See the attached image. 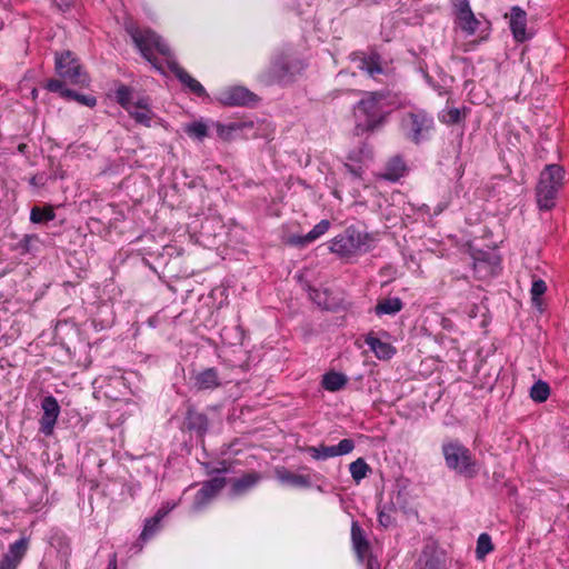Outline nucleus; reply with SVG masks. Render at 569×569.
Masks as SVG:
<instances>
[{
	"instance_id": "1",
	"label": "nucleus",
	"mask_w": 569,
	"mask_h": 569,
	"mask_svg": "<svg viewBox=\"0 0 569 569\" xmlns=\"http://www.w3.org/2000/svg\"><path fill=\"white\" fill-rule=\"evenodd\" d=\"M387 96L383 92H366L362 99L355 106L357 133L373 131L386 120L388 111L385 109Z\"/></svg>"
},
{
	"instance_id": "2",
	"label": "nucleus",
	"mask_w": 569,
	"mask_h": 569,
	"mask_svg": "<svg viewBox=\"0 0 569 569\" xmlns=\"http://www.w3.org/2000/svg\"><path fill=\"white\" fill-rule=\"evenodd\" d=\"M399 127L406 139L420 144L428 140L435 130V119L423 109H413L401 116Z\"/></svg>"
},
{
	"instance_id": "3",
	"label": "nucleus",
	"mask_w": 569,
	"mask_h": 569,
	"mask_svg": "<svg viewBox=\"0 0 569 569\" xmlns=\"http://www.w3.org/2000/svg\"><path fill=\"white\" fill-rule=\"evenodd\" d=\"M127 31L141 54L151 62L156 69H159V66H157L156 59L153 58V49L164 56L167 62L174 61L169 46L154 31L150 29H139L133 26H128Z\"/></svg>"
},
{
	"instance_id": "4",
	"label": "nucleus",
	"mask_w": 569,
	"mask_h": 569,
	"mask_svg": "<svg viewBox=\"0 0 569 569\" xmlns=\"http://www.w3.org/2000/svg\"><path fill=\"white\" fill-rule=\"evenodd\" d=\"M369 240L368 233H363L355 227H349L330 241L329 250L340 258H350L359 252L369 251Z\"/></svg>"
},
{
	"instance_id": "5",
	"label": "nucleus",
	"mask_w": 569,
	"mask_h": 569,
	"mask_svg": "<svg viewBox=\"0 0 569 569\" xmlns=\"http://www.w3.org/2000/svg\"><path fill=\"white\" fill-rule=\"evenodd\" d=\"M442 453L449 469L467 478H473L477 475L476 461L472 460L469 449L459 441L443 443Z\"/></svg>"
},
{
	"instance_id": "6",
	"label": "nucleus",
	"mask_w": 569,
	"mask_h": 569,
	"mask_svg": "<svg viewBox=\"0 0 569 569\" xmlns=\"http://www.w3.org/2000/svg\"><path fill=\"white\" fill-rule=\"evenodd\" d=\"M56 71L62 80L70 84L89 86V76L83 71L78 58L71 51L56 54Z\"/></svg>"
},
{
	"instance_id": "7",
	"label": "nucleus",
	"mask_w": 569,
	"mask_h": 569,
	"mask_svg": "<svg viewBox=\"0 0 569 569\" xmlns=\"http://www.w3.org/2000/svg\"><path fill=\"white\" fill-rule=\"evenodd\" d=\"M355 441L352 439H342L336 446L320 445L318 447H307L306 451L315 460H326L333 457L345 456L355 449Z\"/></svg>"
},
{
	"instance_id": "8",
	"label": "nucleus",
	"mask_w": 569,
	"mask_h": 569,
	"mask_svg": "<svg viewBox=\"0 0 569 569\" xmlns=\"http://www.w3.org/2000/svg\"><path fill=\"white\" fill-rule=\"evenodd\" d=\"M42 416L40 418V431L50 436L53 432L57 423L60 406L53 396H47L41 401Z\"/></svg>"
},
{
	"instance_id": "9",
	"label": "nucleus",
	"mask_w": 569,
	"mask_h": 569,
	"mask_svg": "<svg viewBox=\"0 0 569 569\" xmlns=\"http://www.w3.org/2000/svg\"><path fill=\"white\" fill-rule=\"evenodd\" d=\"M458 24L468 36L476 33L480 22L473 14L469 0H453Z\"/></svg>"
},
{
	"instance_id": "10",
	"label": "nucleus",
	"mask_w": 569,
	"mask_h": 569,
	"mask_svg": "<svg viewBox=\"0 0 569 569\" xmlns=\"http://www.w3.org/2000/svg\"><path fill=\"white\" fill-rule=\"evenodd\" d=\"M226 478L214 477L206 482L198 490L192 508L196 511H200L204 506L226 486Z\"/></svg>"
},
{
	"instance_id": "11",
	"label": "nucleus",
	"mask_w": 569,
	"mask_h": 569,
	"mask_svg": "<svg viewBox=\"0 0 569 569\" xmlns=\"http://www.w3.org/2000/svg\"><path fill=\"white\" fill-rule=\"evenodd\" d=\"M219 100L224 106H252L257 96L244 87H232L222 91Z\"/></svg>"
},
{
	"instance_id": "12",
	"label": "nucleus",
	"mask_w": 569,
	"mask_h": 569,
	"mask_svg": "<svg viewBox=\"0 0 569 569\" xmlns=\"http://www.w3.org/2000/svg\"><path fill=\"white\" fill-rule=\"evenodd\" d=\"M29 548V539L21 537L9 546L8 552L0 560V569H17Z\"/></svg>"
},
{
	"instance_id": "13",
	"label": "nucleus",
	"mask_w": 569,
	"mask_h": 569,
	"mask_svg": "<svg viewBox=\"0 0 569 569\" xmlns=\"http://www.w3.org/2000/svg\"><path fill=\"white\" fill-rule=\"evenodd\" d=\"M351 542L358 561L363 563L366 557L371 553V547L365 530L360 527L358 521H352L351 523Z\"/></svg>"
},
{
	"instance_id": "14",
	"label": "nucleus",
	"mask_w": 569,
	"mask_h": 569,
	"mask_svg": "<svg viewBox=\"0 0 569 569\" xmlns=\"http://www.w3.org/2000/svg\"><path fill=\"white\" fill-rule=\"evenodd\" d=\"M168 67L179 81L197 97H207L203 86L192 78L177 61H169Z\"/></svg>"
},
{
	"instance_id": "15",
	"label": "nucleus",
	"mask_w": 569,
	"mask_h": 569,
	"mask_svg": "<svg viewBox=\"0 0 569 569\" xmlns=\"http://www.w3.org/2000/svg\"><path fill=\"white\" fill-rule=\"evenodd\" d=\"M365 342L380 360H389L396 355V348L392 345L380 340L373 333H368Z\"/></svg>"
},
{
	"instance_id": "16",
	"label": "nucleus",
	"mask_w": 569,
	"mask_h": 569,
	"mask_svg": "<svg viewBox=\"0 0 569 569\" xmlns=\"http://www.w3.org/2000/svg\"><path fill=\"white\" fill-rule=\"evenodd\" d=\"M222 382L216 368H207L194 376V387L198 390H213Z\"/></svg>"
},
{
	"instance_id": "17",
	"label": "nucleus",
	"mask_w": 569,
	"mask_h": 569,
	"mask_svg": "<svg viewBox=\"0 0 569 569\" xmlns=\"http://www.w3.org/2000/svg\"><path fill=\"white\" fill-rule=\"evenodd\" d=\"M526 26H527V14L519 7H512L510 12V29L512 31L513 38L518 42H522L527 40L526 34Z\"/></svg>"
},
{
	"instance_id": "18",
	"label": "nucleus",
	"mask_w": 569,
	"mask_h": 569,
	"mask_svg": "<svg viewBox=\"0 0 569 569\" xmlns=\"http://www.w3.org/2000/svg\"><path fill=\"white\" fill-rule=\"evenodd\" d=\"M330 228L329 220H321L318 222L306 236H291L289 243L293 246L303 247L308 243L316 241L319 237L325 234Z\"/></svg>"
},
{
	"instance_id": "19",
	"label": "nucleus",
	"mask_w": 569,
	"mask_h": 569,
	"mask_svg": "<svg viewBox=\"0 0 569 569\" xmlns=\"http://www.w3.org/2000/svg\"><path fill=\"white\" fill-rule=\"evenodd\" d=\"M561 187H552L546 184H538L536 189V197L538 207L541 210H550L555 207V200Z\"/></svg>"
},
{
	"instance_id": "20",
	"label": "nucleus",
	"mask_w": 569,
	"mask_h": 569,
	"mask_svg": "<svg viewBox=\"0 0 569 569\" xmlns=\"http://www.w3.org/2000/svg\"><path fill=\"white\" fill-rule=\"evenodd\" d=\"M261 479V473L257 471L244 473L242 477L232 481L231 491L236 496L243 495L248 490L252 489L256 485H258Z\"/></svg>"
},
{
	"instance_id": "21",
	"label": "nucleus",
	"mask_w": 569,
	"mask_h": 569,
	"mask_svg": "<svg viewBox=\"0 0 569 569\" xmlns=\"http://www.w3.org/2000/svg\"><path fill=\"white\" fill-rule=\"evenodd\" d=\"M563 179H565V171L560 166L548 164L541 171L538 184L562 187Z\"/></svg>"
},
{
	"instance_id": "22",
	"label": "nucleus",
	"mask_w": 569,
	"mask_h": 569,
	"mask_svg": "<svg viewBox=\"0 0 569 569\" xmlns=\"http://www.w3.org/2000/svg\"><path fill=\"white\" fill-rule=\"evenodd\" d=\"M277 479L284 485L297 488H309L311 486L310 477L305 475L293 473L286 468L276 470Z\"/></svg>"
},
{
	"instance_id": "23",
	"label": "nucleus",
	"mask_w": 569,
	"mask_h": 569,
	"mask_svg": "<svg viewBox=\"0 0 569 569\" xmlns=\"http://www.w3.org/2000/svg\"><path fill=\"white\" fill-rule=\"evenodd\" d=\"M186 427L188 430L203 436L208 430V418L204 413L190 408L186 416Z\"/></svg>"
},
{
	"instance_id": "24",
	"label": "nucleus",
	"mask_w": 569,
	"mask_h": 569,
	"mask_svg": "<svg viewBox=\"0 0 569 569\" xmlns=\"http://www.w3.org/2000/svg\"><path fill=\"white\" fill-rule=\"evenodd\" d=\"M406 169L403 159L400 157H393L387 162L383 172L380 176L385 180L395 182L403 177Z\"/></svg>"
},
{
	"instance_id": "25",
	"label": "nucleus",
	"mask_w": 569,
	"mask_h": 569,
	"mask_svg": "<svg viewBox=\"0 0 569 569\" xmlns=\"http://www.w3.org/2000/svg\"><path fill=\"white\" fill-rule=\"evenodd\" d=\"M348 378L341 372L330 371L322 376L321 386L325 390L337 392L346 387Z\"/></svg>"
},
{
	"instance_id": "26",
	"label": "nucleus",
	"mask_w": 569,
	"mask_h": 569,
	"mask_svg": "<svg viewBox=\"0 0 569 569\" xmlns=\"http://www.w3.org/2000/svg\"><path fill=\"white\" fill-rule=\"evenodd\" d=\"M289 72V69L283 60H276L269 72L261 76V81L266 84H272L282 80Z\"/></svg>"
},
{
	"instance_id": "27",
	"label": "nucleus",
	"mask_w": 569,
	"mask_h": 569,
	"mask_svg": "<svg viewBox=\"0 0 569 569\" xmlns=\"http://www.w3.org/2000/svg\"><path fill=\"white\" fill-rule=\"evenodd\" d=\"M403 307L400 298L393 297L381 300L377 303L375 311L378 316L382 315H395L399 312Z\"/></svg>"
},
{
	"instance_id": "28",
	"label": "nucleus",
	"mask_w": 569,
	"mask_h": 569,
	"mask_svg": "<svg viewBox=\"0 0 569 569\" xmlns=\"http://www.w3.org/2000/svg\"><path fill=\"white\" fill-rule=\"evenodd\" d=\"M164 515L166 513L162 510H158L153 517L146 520L143 530L140 535V540L147 541L159 530L160 521Z\"/></svg>"
},
{
	"instance_id": "29",
	"label": "nucleus",
	"mask_w": 569,
	"mask_h": 569,
	"mask_svg": "<svg viewBox=\"0 0 569 569\" xmlns=\"http://www.w3.org/2000/svg\"><path fill=\"white\" fill-rule=\"evenodd\" d=\"M66 82L67 81H64V80L50 79V80H48L46 88L51 92L59 93L64 99L74 100V96H77L78 92H76L74 90L68 89L66 87Z\"/></svg>"
},
{
	"instance_id": "30",
	"label": "nucleus",
	"mask_w": 569,
	"mask_h": 569,
	"mask_svg": "<svg viewBox=\"0 0 569 569\" xmlns=\"http://www.w3.org/2000/svg\"><path fill=\"white\" fill-rule=\"evenodd\" d=\"M352 479L359 483L370 472V467L363 458H358L349 465Z\"/></svg>"
},
{
	"instance_id": "31",
	"label": "nucleus",
	"mask_w": 569,
	"mask_h": 569,
	"mask_svg": "<svg viewBox=\"0 0 569 569\" xmlns=\"http://www.w3.org/2000/svg\"><path fill=\"white\" fill-rule=\"evenodd\" d=\"M56 213L52 207L48 206L46 208L33 207L30 211V221L33 223H43L53 220Z\"/></svg>"
},
{
	"instance_id": "32",
	"label": "nucleus",
	"mask_w": 569,
	"mask_h": 569,
	"mask_svg": "<svg viewBox=\"0 0 569 569\" xmlns=\"http://www.w3.org/2000/svg\"><path fill=\"white\" fill-rule=\"evenodd\" d=\"M359 68L371 77H375L376 74H380L382 72L380 58L377 54L363 58L360 62Z\"/></svg>"
},
{
	"instance_id": "33",
	"label": "nucleus",
	"mask_w": 569,
	"mask_h": 569,
	"mask_svg": "<svg viewBox=\"0 0 569 569\" xmlns=\"http://www.w3.org/2000/svg\"><path fill=\"white\" fill-rule=\"evenodd\" d=\"M465 118V109L461 110L459 108H450L447 111H442V113L439 116V120L448 126L458 124L462 122Z\"/></svg>"
},
{
	"instance_id": "34",
	"label": "nucleus",
	"mask_w": 569,
	"mask_h": 569,
	"mask_svg": "<svg viewBox=\"0 0 569 569\" xmlns=\"http://www.w3.org/2000/svg\"><path fill=\"white\" fill-rule=\"evenodd\" d=\"M546 290H547V284L542 279H533L532 280V284H531V289H530L531 301H532V305L538 309H541L542 302H541L540 297L546 292Z\"/></svg>"
},
{
	"instance_id": "35",
	"label": "nucleus",
	"mask_w": 569,
	"mask_h": 569,
	"mask_svg": "<svg viewBox=\"0 0 569 569\" xmlns=\"http://www.w3.org/2000/svg\"><path fill=\"white\" fill-rule=\"evenodd\" d=\"M550 395V388L545 381H537L530 389V397L532 400L537 402H543L548 399Z\"/></svg>"
},
{
	"instance_id": "36",
	"label": "nucleus",
	"mask_w": 569,
	"mask_h": 569,
	"mask_svg": "<svg viewBox=\"0 0 569 569\" xmlns=\"http://www.w3.org/2000/svg\"><path fill=\"white\" fill-rule=\"evenodd\" d=\"M493 550L491 537L488 533H481L477 540L476 556L478 559H483L489 552Z\"/></svg>"
},
{
	"instance_id": "37",
	"label": "nucleus",
	"mask_w": 569,
	"mask_h": 569,
	"mask_svg": "<svg viewBox=\"0 0 569 569\" xmlns=\"http://www.w3.org/2000/svg\"><path fill=\"white\" fill-rule=\"evenodd\" d=\"M116 99L118 103L127 111L132 107V90L127 86H120L116 90Z\"/></svg>"
},
{
	"instance_id": "38",
	"label": "nucleus",
	"mask_w": 569,
	"mask_h": 569,
	"mask_svg": "<svg viewBox=\"0 0 569 569\" xmlns=\"http://www.w3.org/2000/svg\"><path fill=\"white\" fill-rule=\"evenodd\" d=\"M186 132L190 137L202 140L208 136V127L201 121H194L186 127Z\"/></svg>"
},
{
	"instance_id": "39",
	"label": "nucleus",
	"mask_w": 569,
	"mask_h": 569,
	"mask_svg": "<svg viewBox=\"0 0 569 569\" xmlns=\"http://www.w3.org/2000/svg\"><path fill=\"white\" fill-rule=\"evenodd\" d=\"M128 112L136 120L137 123L150 127L151 119L153 116L151 110H140L133 109V107H131L130 110H128Z\"/></svg>"
},
{
	"instance_id": "40",
	"label": "nucleus",
	"mask_w": 569,
	"mask_h": 569,
	"mask_svg": "<svg viewBox=\"0 0 569 569\" xmlns=\"http://www.w3.org/2000/svg\"><path fill=\"white\" fill-rule=\"evenodd\" d=\"M498 262L490 263L487 260H482L477 258L473 262V269L480 276H487L489 273H493L495 268L497 267Z\"/></svg>"
},
{
	"instance_id": "41",
	"label": "nucleus",
	"mask_w": 569,
	"mask_h": 569,
	"mask_svg": "<svg viewBox=\"0 0 569 569\" xmlns=\"http://www.w3.org/2000/svg\"><path fill=\"white\" fill-rule=\"evenodd\" d=\"M213 128L216 129L217 136L222 140H230L232 132L236 130L234 124H222L220 122L213 123Z\"/></svg>"
},
{
	"instance_id": "42",
	"label": "nucleus",
	"mask_w": 569,
	"mask_h": 569,
	"mask_svg": "<svg viewBox=\"0 0 569 569\" xmlns=\"http://www.w3.org/2000/svg\"><path fill=\"white\" fill-rule=\"evenodd\" d=\"M386 509L387 506L378 507V522L380 523V526L388 528L393 523V518L389 512H387Z\"/></svg>"
},
{
	"instance_id": "43",
	"label": "nucleus",
	"mask_w": 569,
	"mask_h": 569,
	"mask_svg": "<svg viewBox=\"0 0 569 569\" xmlns=\"http://www.w3.org/2000/svg\"><path fill=\"white\" fill-rule=\"evenodd\" d=\"M37 240L38 237L34 234H24L23 238L19 241V248L23 252H29L31 250V243Z\"/></svg>"
},
{
	"instance_id": "44",
	"label": "nucleus",
	"mask_w": 569,
	"mask_h": 569,
	"mask_svg": "<svg viewBox=\"0 0 569 569\" xmlns=\"http://www.w3.org/2000/svg\"><path fill=\"white\" fill-rule=\"evenodd\" d=\"M74 100L79 102L80 104L87 106V107H94L97 103V99L93 96H86L78 93L74 96Z\"/></svg>"
},
{
	"instance_id": "45",
	"label": "nucleus",
	"mask_w": 569,
	"mask_h": 569,
	"mask_svg": "<svg viewBox=\"0 0 569 569\" xmlns=\"http://www.w3.org/2000/svg\"><path fill=\"white\" fill-rule=\"evenodd\" d=\"M133 109L140 110H151L150 109V100L149 98L142 97L132 102Z\"/></svg>"
},
{
	"instance_id": "46",
	"label": "nucleus",
	"mask_w": 569,
	"mask_h": 569,
	"mask_svg": "<svg viewBox=\"0 0 569 569\" xmlns=\"http://www.w3.org/2000/svg\"><path fill=\"white\" fill-rule=\"evenodd\" d=\"M366 569H379V562L376 558L369 553V556L366 557Z\"/></svg>"
},
{
	"instance_id": "47",
	"label": "nucleus",
	"mask_w": 569,
	"mask_h": 569,
	"mask_svg": "<svg viewBox=\"0 0 569 569\" xmlns=\"http://www.w3.org/2000/svg\"><path fill=\"white\" fill-rule=\"evenodd\" d=\"M227 471H228L227 462L226 461H221V462H219V467L218 468H214V469L208 471V473L209 475L224 473Z\"/></svg>"
},
{
	"instance_id": "48",
	"label": "nucleus",
	"mask_w": 569,
	"mask_h": 569,
	"mask_svg": "<svg viewBox=\"0 0 569 569\" xmlns=\"http://www.w3.org/2000/svg\"><path fill=\"white\" fill-rule=\"evenodd\" d=\"M74 0H53V2L56 3V6L60 9V10H66L68 8H70V6L73 3Z\"/></svg>"
},
{
	"instance_id": "49",
	"label": "nucleus",
	"mask_w": 569,
	"mask_h": 569,
	"mask_svg": "<svg viewBox=\"0 0 569 569\" xmlns=\"http://www.w3.org/2000/svg\"><path fill=\"white\" fill-rule=\"evenodd\" d=\"M107 569H118V567H117V557H116V555H113V556L110 558V560H109V562H108V566H107Z\"/></svg>"
},
{
	"instance_id": "50",
	"label": "nucleus",
	"mask_w": 569,
	"mask_h": 569,
	"mask_svg": "<svg viewBox=\"0 0 569 569\" xmlns=\"http://www.w3.org/2000/svg\"><path fill=\"white\" fill-rule=\"evenodd\" d=\"M383 506H387V512H389L390 515L395 511L396 509V506L395 503L391 501L390 503H385Z\"/></svg>"
},
{
	"instance_id": "51",
	"label": "nucleus",
	"mask_w": 569,
	"mask_h": 569,
	"mask_svg": "<svg viewBox=\"0 0 569 569\" xmlns=\"http://www.w3.org/2000/svg\"><path fill=\"white\" fill-rule=\"evenodd\" d=\"M26 148H27V146H26V144H20V146L18 147V149H19V151H20V152H23Z\"/></svg>"
}]
</instances>
